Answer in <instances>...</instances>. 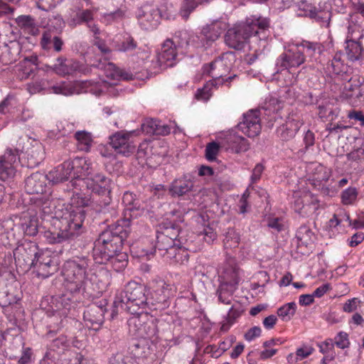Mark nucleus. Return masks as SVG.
I'll use <instances>...</instances> for the list:
<instances>
[{
    "mask_svg": "<svg viewBox=\"0 0 364 364\" xmlns=\"http://www.w3.org/2000/svg\"><path fill=\"white\" fill-rule=\"evenodd\" d=\"M69 217L55 218L54 220V230H48L43 232L39 231L36 220H30L23 225L26 235L35 236L40 232L50 244L61 243L64 241L72 240L79 235L85 219L83 210L68 213Z\"/></svg>",
    "mask_w": 364,
    "mask_h": 364,
    "instance_id": "nucleus-1",
    "label": "nucleus"
},
{
    "mask_svg": "<svg viewBox=\"0 0 364 364\" xmlns=\"http://www.w3.org/2000/svg\"><path fill=\"white\" fill-rule=\"evenodd\" d=\"M130 233L129 219L117 221L102 232L95 240L93 258L95 262L106 264L110 257L122 250V245Z\"/></svg>",
    "mask_w": 364,
    "mask_h": 364,
    "instance_id": "nucleus-2",
    "label": "nucleus"
},
{
    "mask_svg": "<svg viewBox=\"0 0 364 364\" xmlns=\"http://www.w3.org/2000/svg\"><path fill=\"white\" fill-rule=\"evenodd\" d=\"M269 20L264 18H247L228 29L225 35L226 45L235 50H242L250 37L266 41L269 36Z\"/></svg>",
    "mask_w": 364,
    "mask_h": 364,
    "instance_id": "nucleus-3",
    "label": "nucleus"
},
{
    "mask_svg": "<svg viewBox=\"0 0 364 364\" xmlns=\"http://www.w3.org/2000/svg\"><path fill=\"white\" fill-rule=\"evenodd\" d=\"M146 287L136 282H128L124 289L116 295L114 308L120 307L130 314H139L149 309Z\"/></svg>",
    "mask_w": 364,
    "mask_h": 364,
    "instance_id": "nucleus-4",
    "label": "nucleus"
},
{
    "mask_svg": "<svg viewBox=\"0 0 364 364\" xmlns=\"http://www.w3.org/2000/svg\"><path fill=\"white\" fill-rule=\"evenodd\" d=\"M112 180L100 173H95L92 176L87 177L85 181V187L96 194L99 198L96 203L99 206L97 211L104 215L109 214L114 217L117 211L113 206H111L112 190Z\"/></svg>",
    "mask_w": 364,
    "mask_h": 364,
    "instance_id": "nucleus-5",
    "label": "nucleus"
},
{
    "mask_svg": "<svg viewBox=\"0 0 364 364\" xmlns=\"http://www.w3.org/2000/svg\"><path fill=\"white\" fill-rule=\"evenodd\" d=\"M88 260L77 258L67 261L63 266V275L66 281V288L71 293L85 291L90 282L87 269Z\"/></svg>",
    "mask_w": 364,
    "mask_h": 364,
    "instance_id": "nucleus-6",
    "label": "nucleus"
},
{
    "mask_svg": "<svg viewBox=\"0 0 364 364\" xmlns=\"http://www.w3.org/2000/svg\"><path fill=\"white\" fill-rule=\"evenodd\" d=\"M239 271L235 259L229 258L220 276L222 281L218 289V299L221 303L230 304L231 299H223V294L232 296L235 292L240 281Z\"/></svg>",
    "mask_w": 364,
    "mask_h": 364,
    "instance_id": "nucleus-7",
    "label": "nucleus"
},
{
    "mask_svg": "<svg viewBox=\"0 0 364 364\" xmlns=\"http://www.w3.org/2000/svg\"><path fill=\"white\" fill-rule=\"evenodd\" d=\"M38 252V246L34 242L25 240L19 243L14 250L16 266L22 271L31 269L34 265Z\"/></svg>",
    "mask_w": 364,
    "mask_h": 364,
    "instance_id": "nucleus-8",
    "label": "nucleus"
},
{
    "mask_svg": "<svg viewBox=\"0 0 364 364\" xmlns=\"http://www.w3.org/2000/svg\"><path fill=\"white\" fill-rule=\"evenodd\" d=\"M70 163L73 178L69 184L75 190H81L85 186L87 178L95 173L92 164L82 157H76L73 160H70Z\"/></svg>",
    "mask_w": 364,
    "mask_h": 364,
    "instance_id": "nucleus-9",
    "label": "nucleus"
},
{
    "mask_svg": "<svg viewBox=\"0 0 364 364\" xmlns=\"http://www.w3.org/2000/svg\"><path fill=\"white\" fill-rule=\"evenodd\" d=\"M163 279L152 281L151 288L152 289L151 297H149V309L161 310L168 306V299L170 296V289Z\"/></svg>",
    "mask_w": 364,
    "mask_h": 364,
    "instance_id": "nucleus-10",
    "label": "nucleus"
},
{
    "mask_svg": "<svg viewBox=\"0 0 364 364\" xmlns=\"http://www.w3.org/2000/svg\"><path fill=\"white\" fill-rule=\"evenodd\" d=\"M343 81H345L342 90L343 97L353 105L361 102L363 98L362 85L364 80L361 81L358 76H346L343 77Z\"/></svg>",
    "mask_w": 364,
    "mask_h": 364,
    "instance_id": "nucleus-11",
    "label": "nucleus"
},
{
    "mask_svg": "<svg viewBox=\"0 0 364 364\" xmlns=\"http://www.w3.org/2000/svg\"><path fill=\"white\" fill-rule=\"evenodd\" d=\"M32 267L36 269L37 275L42 278L48 277L58 269L55 257H52L50 252L47 250H39L34 265Z\"/></svg>",
    "mask_w": 364,
    "mask_h": 364,
    "instance_id": "nucleus-12",
    "label": "nucleus"
},
{
    "mask_svg": "<svg viewBox=\"0 0 364 364\" xmlns=\"http://www.w3.org/2000/svg\"><path fill=\"white\" fill-rule=\"evenodd\" d=\"M304 62V53L301 51V47L296 45L294 48L288 49L279 56L277 60V66L278 67V71L284 70L299 67Z\"/></svg>",
    "mask_w": 364,
    "mask_h": 364,
    "instance_id": "nucleus-13",
    "label": "nucleus"
},
{
    "mask_svg": "<svg viewBox=\"0 0 364 364\" xmlns=\"http://www.w3.org/2000/svg\"><path fill=\"white\" fill-rule=\"evenodd\" d=\"M259 112L255 109L244 114L243 120L237 124L239 129L248 137L257 136L261 132Z\"/></svg>",
    "mask_w": 364,
    "mask_h": 364,
    "instance_id": "nucleus-14",
    "label": "nucleus"
},
{
    "mask_svg": "<svg viewBox=\"0 0 364 364\" xmlns=\"http://www.w3.org/2000/svg\"><path fill=\"white\" fill-rule=\"evenodd\" d=\"M132 133L118 132L109 136L110 145L117 154L127 156L134 153L136 146L130 139Z\"/></svg>",
    "mask_w": 364,
    "mask_h": 364,
    "instance_id": "nucleus-15",
    "label": "nucleus"
},
{
    "mask_svg": "<svg viewBox=\"0 0 364 364\" xmlns=\"http://www.w3.org/2000/svg\"><path fill=\"white\" fill-rule=\"evenodd\" d=\"M356 29L355 25L349 26L348 28V34L350 36H348L346 39V54L348 60L352 62L362 59L364 51L360 43L357 41L361 36L355 33Z\"/></svg>",
    "mask_w": 364,
    "mask_h": 364,
    "instance_id": "nucleus-16",
    "label": "nucleus"
},
{
    "mask_svg": "<svg viewBox=\"0 0 364 364\" xmlns=\"http://www.w3.org/2000/svg\"><path fill=\"white\" fill-rule=\"evenodd\" d=\"M230 70V64L223 57H219L203 66V73L210 76L216 82L221 81V77H225Z\"/></svg>",
    "mask_w": 364,
    "mask_h": 364,
    "instance_id": "nucleus-17",
    "label": "nucleus"
},
{
    "mask_svg": "<svg viewBox=\"0 0 364 364\" xmlns=\"http://www.w3.org/2000/svg\"><path fill=\"white\" fill-rule=\"evenodd\" d=\"M49 181L47 174L35 172L25 180V191L28 194H43L47 188Z\"/></svg>",
    "mask_w": 364,
    "mask_h": 364,
    "instance_id": "nucleus-18",
    "label": "nucleus"
},
{
    "mask_svg": "<svg viewBox=\"0 0 364 364\" xmlns=\"http://www.w3.org/2000/svg\"><path fill=\"white\" fill-rule=\"evenodd\" d=\"M176 47L173 41L167 39L161 46V51L157 55L159 66L163 68L172 67L176 58Z\"/></svg>",
    "mask_w": 364,
    "mask_h": 364,
    "instance_id": "nucleus-19",
    "label": "nucleus"
},
{
    "mask_svg": "<svg viewBox=\"0 0 364 364\" xmlns=\"http://www.w3.org/2000/svg\"><path fill=\"white\" fill-rule=\"evenodd\" d=\"M106 309L102 306L90 305L84 311L83 319L90 328L97 329L104 322Z\"/></svg>",
    "mask_w": 364,
    "mask_h": 364,
    "instance_id": "nucleus-20",
    "label": "nucleus"
},
{
    "mask_svg": "<svg viewBox=\"0 0 364 364\" xmlns=\"http://www.w3.org/2000/svg\"><path fill=\"white\" fill-rule=\"evenodd\" d=\"M93 13L89 9L79 11L76 13L75 16L72 18L69 21V25L72 27H75L77 25L85 23L87 28L94 33L95 38L99 39L97 35L100 33L99 28L92 23Z\"/></svg>",
    "mask_w": 364,
    "mask_h": 364,
    "instance_id": "nucleus-21",
    "label": "nucleus"
},
{
    "mask_svg": "<svg viewBox=\"0 0 364 364\" xmlns=\"http://www.w3.org/2000/svg\"><path fill=\"white\" fill-rule=\"evenodd\" d=\"M301 124L299 119L289 116L286 122L277 129V135L282 141H288L295 136Z\"/></svg>",
    "mask_w": 364,
    "mask_h": 364,
    "instance_id": "nucleus-22",
    "label": "nucleus"
},
{
    "mask_svg": "<svg viewBox=\"0 0 364 364\" xmlns=\"http://www.w3.org/2000/svg\"><path fill=\"white\" fill-rule=\"evenodd\" d=\"M92 66L103 70L105 76L112 80H129L132 79V74L120 70L112 63H103L99 62L97 64H93Z\"/></svg>",
    "mask_w": 364,
    "mask_h": 364,
    "instance_id": "nucleus-23",
    "label": "nucleus"
},
{
    "mask_svg": "<svg viewBox=\"0 0 364 364\" xmlns=\"http://www.w3.org/2000/svg\"><path fill=\"white\" fill-rule=\"evenodd\" d=\"M49 181L53 184H57L73 178L70 160L65 161L57 166L47 174Z\"/></svg>",
    "mask_w": 364,
    "mask_h": 364,
    "instance_id": "nucleus-24",
    "label": "nucleus"
},
{
    "mask_svg": "<svg viewBox=\"0 0 364 364\" xmlns=\"http://www.w3.org/2000/svg\"><path fill=\"white\" fill-rule=\"evenodd\" d=\"M159 230H157L163 235H167L168 237L183 244L181 228L178 222L172 221L167 218L159 226Z\"/></svg>",
    "mask_w": 364,
    "mask_h": 364,
    "instance_id": "nucleus-25",
    "label": "nucleus"
},
{
    "mask_svg": "<svg viewBox=\"0 0 364 364\" xmlns=\"http://www.w3.org/2000/svg\"><path fill=\"white\" fill-rule=\"evenodd\" d=\"M49 68L58 75L65 76L77 70L78 63L63 57H59L56 59L55 63Z\"/></svg>",
    "mask_w": 364,
    "mask_h": 364,
    "instance_id": "nucleus-26",
    "label": "nucleus"
},
{
    "mask_svg": "<svg viewBox=\"0 0 364 364\" xmlns=\"http://www.w3.org/2000/svg\"><path fill=\"white\" fill-rule=\"evenodd\" d=\"M225 28L226 23L225 22L215 20L203 26L200 33L207 41L213 42L220 36Z\"/></svg>",
    "mask_w": 364,
    "mask_h": 364,
    "instance_id": "nucleus-27",
    "label": "nucleus"
},
{
    "mask_svg": "<svg viewBox=\"0 0 364 364\" xmlns=\"http://www.w3.org/2000/svg\"><path fill=\"white\" fill-rule=\"evenodd\" d=\"M193 182L186 177L174 180L168 188V192L173 197L182 196L191 191Z\"/></svg>",
    "mask_w": 364,
    "mask_h": 364,
    "instance_id": "nucleus-28",
    "label": "nucleus"
},
{
    "mask_svg": "<svg viewBox=\"0 0 364 364\" xmlns=\"http://www.w3.org/2000/svg\"><path fill=\"white\" fill-rule=\"evenodd\" d=\"M181 245L179 242L168 237L167 235H163L157 231L155 248L159 251H165L164 254L172 255L176 250V246Z\"/></svg>",
    "mask_w": 364,
    "mask_h": 364,
    "instance_id": "nucleus-29",
    "label": "nucleus"
},
{
    "mask_svg": "<svg viewBox=\"0 0 364 364\" xmlns=\"http://www.w3.org/2000/svg\"><path fill=\"white\" fill-rule=\"evenodd\" d=\"M63 45V40L57 36H53L50 32L45 31L43 33L41 40V46L44 50H50L53 48L55 52H60L62 50V47Z\"/></svg>",
    "mask_w": 364,
    "mask_h": 364,
    "instance_id": "nucleus-30",
    "label": "nucleus"
},
{
    "mask_svg": "<svg viewBox=\"0 0 364 364\" xmlns=\"http://www.w3.org/2000/svg\"><path fill=\"white\" fill-rule=\"evenodd\" d=\"M148 317L147 311L139 314H134L128 320L129 331L134 336L139 337V333L142 331L144 325Z\"/></svg>",
    "mask_w": 364,
    "mask_h": 364,
    "instance_id": "nucleus-31",
    "label": "nucleus"
},
{
    "mask_svg": "<svg viewBox=\"0 0 364 364\" xmlns=\"http://www.w3.org/2000/svg\"><path fill=\"white\" fill-rule=\"evenodd\" d=\"M16 23L24 31L32 36H36L39 33V28L36 20L31 16H19L16 18Z\"/></svg>",
    "mask_w": 364,
    "mask_h": 364,
    "instance_id": "nucleus-32",
    "label": "nucleus"
},
{
    "mask_svg": "<svg viewBox=\"0 0 364 364\" xmlns=\"http://www.w3.org/2000/svg\"><path fill=\"white\" fill-rule=\"evenodd\" d=\"M75 138L77 141V147L80 151H90L92 146V136L86 131H77L75 134Z\"/></svg>",
    "mask_w": 364,
    "mask_h": 364,
    "instance_id": "nucleus-33",
    "label": "nucleus"
},
{
    "mask_svg": "<svg viewBox=\"0 0 364 364\" xmlns=\"http://www.w3.org/2000/svg\"><path fill=\"white\" fill-rule=\"evenodd\" d=\"M305 11V15L311 18H315L318 22L326 23L327 26L329 24L331 14L325 11H317L315 6L311 5H304L301 9Z\"/></svg>",
    "mask_w": 364,
    "mask_h": 364,
    "instance_id": "nucleus-34",
    "label": "nucleus"
},
{
    "mask_svg": "<svg viewBox=\"0 0 364 364\" xmlns=\"http://www.w3.org/2000/svg\"><path fill=\"white\" fill-rule=\"evenodd\" d=\"M157 333L158 328L156 320L153 318L149 319L147 317L146 322L144 325L143 330L139 333V338H147L151 339L156 336Z\"/></svg>",
    "mask_w": 364,
    "mask_h": 364,
    "instance_id": "nucleus-35",
    "label": "nucleus"
},
{
    "mask_svg": "<svg viewBox=\"0 0 364 364\" xmlns=\"http://www.w3.org/2000/svg\"><path fill=\"white\" fill-rule=\"evenodd\" d=\"M130 353L135 358H145L149 353V348L145 341H137L129 347Z\"/></svg>",
    "mask_w": 364,
    "mask_h": 364,
    "instance_id": "nucleus-36",
    "label": "nucleus"
},
{
    "mask_svg": "<svg viewBox=\"0 0 364 364\" xmlns=\"http://www.w3.org/2000/svg\"><path fill=\"white\" fill-rule=\"evenodd\" d=\"M299 47H301V51L304 53V57L313 58L316 53H320L321 52V46L317 43H312L309 41H303L300 44H298Z\"/></svg>",
    "mask_w": 364,
    "mask_h": 364,
    "instance_id": "nucleus-37",
    "label": "nucleus"
},
{
    "mask_svg": "<svg viewBox=\"0 0 364 364\" xmlns=\"http://www.w3.org/2000/svg\"><path fill=\"white\" fill-rule=\"evenodd\" d=\"M210 0H184L181 8V16L187 19L190 14L198 6V4L207 3Z\"/></svg>",
    "mask_w": 364,
    "mask_h": 364,
    "instance_id": "nucleus-38",
    "label": "nucleus"
},
{
    "mask_svg": "<svg viewBox=\"0 0 364 364\" xmlns=\"http://www.w3.org/2000/svg\"><path fill=\"white\" fill-rule=\"evenodd\" d=\"M240 240V235L234 229L229 228L223 240L224 247L225 249L235 248L238 246Z\"/></svg>",
    "mask_w": 364,
    "mask_h": 364,
    "instance_id": "nucleus-39",
    "label": "nucleus"
},
{
    "mask_svg": "<svg viewBox=\"0 0 364 364\" xmlns=\"http://www.w3.org/2000/svg\"><path fill=\"white\" fill-rule=\"evenodd\" d=\"M296 310V303L289 302L279 308L277 310V314L283 321H289L295 314Z\"/></svg>",
    "mask_w": 364,
    "mask_h": 364,
    "instance_id": "nucleus-40",
    "label": "nucleus"
},
{
    "mask_svg": "<svg viewBox=\"0 0 364 364\" xmlns=\"http://www.w3.org/2000/svg\"><path fill=\"white\" fill-rule=\"evenodd\" d=\"M332 72L338 75L341 80L343 77L346 76H350L349 73V69L347 65H344L339 58H334L331 64Z\"/></svg>",
    "mask_w": 364,
    "mask_h": 364,
    "instance_id": "nucleus-41",
    "label": "nucleus"
},
{
    "mask_svg": "<svg viewBox=\"0 0 364 364\" xmlns=\"http://www.w3.org/2000/svg\"><path fill=\"white\" fill-rule=\"evenodd\" d=\"M227 139L228 142L232 143L230 147L235 149L237 152L245 151L249 148L247 140L242 136L230 134Z\"/></svg>",
    "mask_w": 364,
    "mask_h": 364,
    "instance_id": "nucleus-42",
    "label": "nucleus"
},
{
    "mask_svg": "<svg viewBox=\"0 0 364 364\" xmlns=\"http://www.w3.org/2000/svg\"><path fill=\"white\" fill-rule=\"evenodd\" d=\"M108 262H110L116 271H120L127 264V255L126 253L119 252L112 255Z\"/></svg>",
    "mask_w": 364,
    "mask_h": 364,
    "instance_id": "nucleus-43",
    "label": "nucleus"
},
{
    "mask_svg": "<svg viewBox=\"0 0 364 364\" xmlns=\"http://www.w3.org/2000/svg\"><path fill=\"white\" fill-rule=\"evenodd\" d=\"M168 257L173 259L176 263L184 264L189 259V255L186 249L182 247V245L176 246V250L172 255H168Z\"/></svg>",
    "mask_w": 364,
    "mask_h": 364,
    "instance_id": "nucleus-44",
    "label": "nucleus"
},
{
    "mask_svg": "<svg viewBox=\"0 0 364 364\" xmlns=\"http://www.w3.org/2000/svg\"><path fill=\"white\" fill-rule=\"evenodd\" d=\"M18 159V151L16 149H7L4 154L0 156V162L5 164L7 166H14V164Z\"/></svg>",
    "mask_w": 364,
    "mask_h": 364,
    "instance_id": "nucleus-45",
    "label": "nucleus"
},
{
    "mask_svg": "<svg viewBox=\"0 0 364 364\" xmlns=\"http://www.w3.org/2000/svg\"><path fill=\"white\" fill-rule=\"evenodd\" d=\"M214 80L212 79L207 82L201 89H198L196 97L198 100L207 101L212 95V89L214 86Z\"/></svg>",
    "mask_w": 364,
    "mask_h": 364,
    "instance_id": "nucleus-46",
    "label": "nucleus"
},
{
    "mask_svg": "<svg viewBox=\"0 0 364 364\" xmlns=\"http://www.w3.org/2000/svg\"><path fill=\"white\" fill-rule=\"evenodd\" d=\"M14 166H7L5 164L0 162V180L6 181L15 176Z\"/></svg>",
    "mask_w": 364,
    "mask_h": 364,
    "instance_id": "nucleus-47",
    "label": "nucleus"
},
{
    "mask_svg": "<svg viewBox=\"0 0 364 364\" xmlns=\"http://www.w3.org/2000/svg\"><path fill=\"white\" fill-rule=\"evenodd\" d=\"M220 146L215 141H212L206 146L205 157L208 161H213L216 159L219 152Z\"/></svg>",
    "mask_w": 364,
    "mask_h": 364,
    "instance_id": "nucleus-48",
    "label": "nucleus"
},
{
    "mask_svg": "<svg viewBox=\"0 0 364 364\" xmlns=\"http://www.w3.org/2000/svg\"><path fill=\"white\" fill-rule=\"evenodd\" d=\"M282 108L281 102L276 97H270L266 101L262 109L269 112H277Z\"/></svg>",
    "mask_w": 364,
    "mask_h": 364,
    "instance_id": "nucleus-49",
    "label": "nucleus"
},
{
    "mask_svg": "<svg viewBox=\"0 0 364 364\" xmlns=\"http://www.w3.org/2000/svg\"><path fill=\"white\" fill-rule=\"evenodd\" d=\"M357 191L355 188L350 187L345 190L341 195L342 202L345 205L352 204L356 199Z\"/></svg>",
    "mask_w": 364,
    "mask_h": 364,
    "instance_id": "nucleus-50",
    "label": "nucleus"
},
{
    "mask_svg": "<svg viewBox=\"0 0 364 364\" xmlns=\"http://www.w3.org/2000/svg\"><path fill=\"white\" fill-rule=\"evenodd\" d=\"M137 47V43L135 41V40L131 37L129 36L122 41L121 45L118 47V50L123 51V52H129L135 50Z\"/></svg>",
    "mask_w": 364,
    "mask_h": 364,
    "instance_id": "nucleus-51",
    "label": "nucleus"
},
{
    "mask_svg": "<svg viewBox=\"0 0 364 364\" xmlns=\"http://www.w3.org/2000/svg\"><path fill=\"white\" fill-rule=\"evenodd\" d=\"M334 345L336 344L338 348L344 349L349 346L350 342L348 341V335L345 332H339L335 338Z\"/></svg>",
    "mask_w": 364,
    "mask_h": 364,
    "instance_id": "nucleus-52",
    "label": "nucleus"
},
{
    "mask_svg": "<svg viewBox=\"0 0 364 364\" xmlns=\"http://www.w3.org/2000/svg\"><path fill=\"white\" fill-rule=\"evenodd\" d=\"M37 206L40 207L43 213L45 214L49 215L53 212V208L54 204H53L52 201L48 198H40L36 202Z\"/></svg>",
    "mask_w": 364,
    "mask_h": 364,
    "instance_id": "nucleus-53",
    "label": "nucleus"
},
{
    "mask_svg": "<svg viewBox=\"0 0 364 364\" xmlns=\"http://www.w3.org/2000/svg\"><path fill=\"white\" fill-rule=\"evenodd\" d=\"M18 299L12 294L4 291L0 293V305L3 307L10 306L16 303Z\"/></svg>",
    "mask_w": 364,
    "mask_h": 364,
    "instance_id": "nucleus-54",
    "label": "nucleus"
},
{
    "mask_svg": "<svg viewBox=\"0 0 364 364\" xmlns=\"http://www.w3.org/2000/svg\"><path fill=\"white\" fill-rule=\"evenodd\" d=\"M346 157L349 161L355 162L364 159V146L353 150L346 155Z\"/></svg>",
    "mask_w": 364,
    "mask_h": 364,
    "instance_id": "nucleus-55",
    "label": "nucleus"
},
{
    "mask_svg": "<svg viewBox=\"0 0 364 364\" xmlns=\"http://www.w3.org/2000/svg\"><path fill=\"white\" fill-rule=\"evenodd\" d=\"M73 203L78 207L88 206L90 203V198L87 197H83L80 193L74 192L73 198H72Z\"/></svg>",
    "mask_w": 364,
    "mask_h": 364,
    "instance_id": "nucleus-56",
    "label": "nucleus"
},
{
    "mask_svg": "<svg viewBox=\"0 0 364 364\" xmlns=\"http://www.w3.org/2000/svg\"><path fill=\"white\" fill-rule=\"evenodd\" d=\"M31 159H33L32 165H38L44 158V153L41 147L32 149L29 154Z\"/></svg>",
    "mask_w": 364,
    "mask_h": 364,
    "instance_id": "nucleus-57",
    "label": "nucleus"
},
{
    "mask_svg": "<svg viewBox=\"0 0 364 364\" xmlns=\"http://www.w3.org/2000/svg\"><path fill=\"white\" fill-rule=\"evenodd\" d=\"M156 119H148L141 124V129L146 134L154 135L155 127H156Z\"/></svg>",
    "mask_w": 364,
    "mask_h": 364,
    "instance_id": "nucleus-58",
    "label": "nucleus"
},
{
    "mask_svg": "<svg viewBox=\"0 0 364 364\" xmlns=\"http://www.w3.org/2000/svg\"><path fill=\"white\" fill-rule=\"evenodd\" d=\"M83 356L75 351H70L68 353V357L64 358L66 364H81Z\"/></svg>",
    "mask_w": 364,
    "mask_h": 364,
    "instance_id": "nucleus-59",
    "label": "nucleus"
},
{
    "mask_svg": "<svg viewBox=\"0 0 364 364\" xmlns=\"http://www.w3.org/2000/svg\"><path fill=\"white\" fill-rule=\"evenodd\" d=\"M59 1L60 0H38L37 6L41 10L48 11L54 8Z\"/></svg>",
    "mask_w": 364,
    "mask_h": 364,
    "instance_id": "nucleus-60",
    "label": "nucleus"
},
{
    "mask_svg": "<svg viewBox=\"0 0 364 364\" xmlns=\"http://www.w3.org/2000/svg\"><path fill=\"white\" fill-rule=\"evenodd\" d=\"M123 203H124L127 205H131L132 207L129 208L132 209H138V201L134 199V196L132 193L126 192L124 193L122 198Z\"/></svg>",
    "mask_w": 364,
    "mask_h": 364,
    "instance_id": "nucleus-61",
    "label": "nucleus"
},
{
    "mask_svg": "<svg viewBox=\"0 0 364 364\" xmlns=\"http://www.w3.org/2000/svg\"><path fill=\"white\" fill-rule=\"evenodd\" d=\"M318 109L320 118H326L333 113L332 107L328 104L319 105Z\"/></svg>",
    "mask_w": 364,
    "mask_h": 364,
    "instance_id": "nucleus-62",
    "label": "nucleus"
},
{
    "mask_svg": "<svg viewBox=\"0 0 364 364\" xmlns=\"http://www.w3.org/2000/svg\"><path fill=\"white\" fill-rule=\"evenodd\" d=\"M311 234V230L306 226H302L298 230L296 237L301 241L307 242V239H310Z\"/></svg>",
    "mask_w": 364,
    "mask_h": 364,
    "instance_id": "nucleus-63",
    "label": "nucleus"
},
{
    "mask_svg": "<svg viewBox=\"0 0 364 364\" xmlns=\"http://www.w3.org/2000/svg\"><path fill=\"white\" fill-rule=\"evenodd\" d=\"M348 117L360 122V125L364 127V114L361 111L353 110L348 112Z\"/></svg>",
    "mask_w": 364,
    "mask_h": 364,
    "instance_id": "nucleus-64",
    "label": "nucleus"
}]
</instances>
